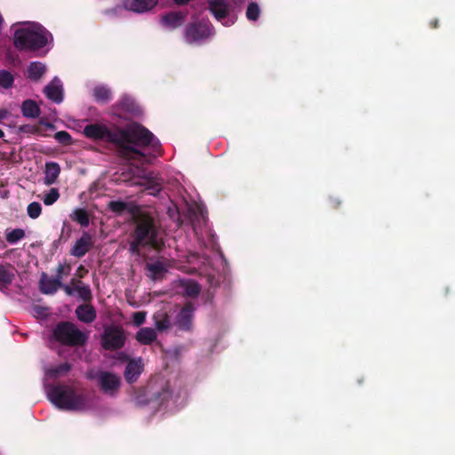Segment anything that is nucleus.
Wrapping results in <instances>:
<instances>
[{"instance_id":"412c9836","label":"nucleus","mask_w":455,"mask_h":455,"mask_svg":"<svg viewBox=\"0 0 455 455\" xmlns=\"http://www.w3.org/2000/svg\"><path fill=\"white\" fill-rule=\"evenodd\" d=\"M148 276L153 280L160 279L167 271L166 267L162 262L148 264Z\"/></svg>"},{"instance_id":"2eb2a0df","label":"nucleus","mask_w":455,"mask_h":455,"mask_svg":"<svg viewBox=\"0 0 455 455\" xmlns=\"http://www.w3.org/2000/svg\"><path fill=\"white\" fill-rule=\"evenodd\" d=\"M194 307L187 304L179 313L177 316V324L180 329L188 330L192 323Z\"/></svg>"},{"instance_id":"6e6552de","label":"nucleus","mask_w":455,"mask_h":455,"mask_svg":"<svg viewBox=\"0 0 455 455\" xmlns=\"http://www.w3.org/2000/svg\"><path fill=\"white\" fill-rule=\"evenodd\" d=\"M97 379L105 393L112 395L119 388L120 378L113 373L100 372Z\"/></svg>"},{"instance_id":"ea45409f","label":"nucleus","mask_w":455,"mask_h":455,"mask_svg":"<svg viewBox=\"0 0 455 455\" xmlns=\"http://www.w3.org/2000/svg\"><path fill=\"white\" fill-rule=\"evenodd\" d=\"M8 114H9V113H8V111H7L6 109H0V122H1L3 119L6 118V117H7V116H8Z\"/></svg>"},{"instance_id":"39448f33","label":"nucleus","mask_w":455,"mask_h":455,"mask_svg":"<svg viewBox=\"0 0 455 455\" xmlns=\"http://www.w3.org/2000/svg\"><path fill=\"white\" fill-rule=\"evenodd\" d=\"M54 339L63 344L82 345L88 335L79 331L73 323H61L53 331Z\"/></svg>"},{"instance_id":"f03ea898","label":"nucleus","mask_w":455,"mask_h":455,"mask_svg":"<svg viewBox=\"0 0 455 455\" xmlns=\"http://www.w3.org/2000/svg\"><path fill=\"white\" fill-rule=\"evenodd\" d=\"M48 399L59 409L86 412L98 404V398L92 394L79 392L68 386H50L44 383Z\"/></svg>"},{"instance_id":"4468645a","label":"nucleus","mask_w":455,"mask_h":455,"mask_svg":"<svg viewBox=\"0 0 455 455\" xmlns=\"http://www.w3.org/2000/svg\"><path fill=\"white\" fill-rule=\"evenodd\" d=\"M185 16L180 12H172L164 15L161 19L162 26L167 29H174L184 21Z\"/></svg>"},{"instance_id":"f3484780","label":"nucleus","mask_w":455,"mask_h":455,"mask_svg":"<svg viewBox=\"0 0 455 455\" xmlns=\"http://www.w3.org/2000/svg\"><path fill=\"white\" fill-rule=\"evenodd\" d=\"M76 314L79 320L85 323L92 322L96 316L93 307L89 305L78 307L76 310Z\"/></svg>"},{"instance_id":"6ab92c4d","label":"nucleus","mask_w":455,"mask_h":455,"mask_svg":"<svg viewBox=\"0 0 455 455\" xmlns=\"http://www.w3.org/2000/svg\"><path fill=\"white\" fill-rule=\"evenodd\" d=\"M92 94L98 102L106 103L111 99L110 90L103 84L96 85L92 90Z\"/></svg>"},{"instance_id":"c9c22d12","label":"nucleus","mask_w":455,"mask_h":455,"mask_svg":"<svg viewBox=\"0 0 455 455\" xmlns=\"http://www.w3.org/2000/svg\"><path fill=\"white\" fill-rule=\"evenodd\" d=\"M80 294L84 299H87L90 296V290L87 286H79Z\"/></svg>"},{"instance_id":"20e7f679","label":"nucleus","mask_w":455,"mask_h":455,"mask_svg":"<svg viewBox=\"0 0 455 455\" xmlns=\"http://www.w3.org/2000/svg\"><path fill=\"white\" fill-rule=\"evenodd\" d=\"M162 244L161 238L153 225V220L148 216L141 217L135 230L134 239L131 243L130 250L132 253H140V247L150 246L159 249Z\"/></svg>"},{"instance_id":"bb28decb","label":"nucleus","mask_w":455,"mask_h":455,"mask_svg":"<svg viewBox=\"0 0 455 455\" xmlns=\"http://www.w3.org/2000/svg\"><path fill=\"white\" fill-rule=\"evenodd\" d=\"M260 14V9L257 3L251 2L248 4L247 10H246V18L250 21H256L259 20Z\"/></svg>"},{"instance_id":"a18cd8bd","label":"nucleus","mask_w":455,"mask_h":455,"mask_svg":"<svg viewBox=\"0 0 455 455\" xmlns=\"http://www.w3.org/2000/svg\"><path fill=\"white\" fill-rule=\"evenodd\" d=\"M228 7H229V8L231 7V4H228Z\"/></svg>"},{"instance_id":"aec40b11","label":"nucleus","mask_w":455,"mask_h":455,"mask_svg":"<svg viewBox=\"0 0 455 455\" xmlns=\"http://www.w3.org/2000/svg\"><path fill=\"white\" fill-rule=\"evenodd\" d=\"M156 338V333L154 329L146 327L141 328L136 335V339L140 343L149 344Z\"/></svg>"},{"instance_id":"79ce46f5","label":"nucleus","mask_w":455,"mask_h":455,"mask_svg":"<svg viewBox=\"0 0 455 455\" xmlns=\"http://www.w3.org/2000/svg\"><path fill=\"white\" fill-rule=\"evenodd\" d=\"M174 1H175V3H176L177 4H187L189 0H174Z\"/></svg>"},{"instance_id":"7c9ffc66","label":"nucleus","mask_w":455,"mask_h":455,"mask_svg":"<svg viewBox=\"0 0 455 455\" xmlns=\"http://www.w3.org/2000/svg\"><path fill=\"white\" fill-rule=\"evenodd\" d=\"M25 236L24 230L20 228L12 229L6 232V240L9 243H16Z\"/></svg>"},{"instance_id":"4c0bfd02","label":"nucleus","mask_w":455,"mask_h":455,"mask_svg":"<svg viewBox=\"0 0 455 455\" xmlns=\"http://www.w3.org/2000/svg\"><path fill=\"white\" fill-rule=\"evenodd\" d=\"M429 25L432 28H437L439 26L438 19H434L429 22Z\"/></svg>"},{"instance_id":"473e14b6","label":"nucleus","mask_w":455,"mask_h":455,"mask_svg":"<svg viewBox=\"0 0 455 455\" xmlns=\"http://www.w3.org/2000/svg\"><path fill=\"white\" fill-rule=\"evenodd\" d=\"M54 138L64 145H69L72 142V138L67 132L61 131L54 134Z\"/></svg>"},{"instance_id":"c85d7f7f","label":"nucleus","mask_w":455,"mask_h":455,"mask_svg":"<svg viewBox=\"0 0 455 455\" xmlns=\"http://www.w3.org/2000/svg\"><path fill=\"white\" fill-rule=\"evenodd\" d=\"M14 277V273L12 269L0 267V285L6 286L10 284Z\"/></svg>"},{"instance_id":"9b49d317","label":"nucleus","mask_w":455,"mask_h":455,"mask_svg":"<svg viewBox=\"0 0 455 455\" xmlns=\"http://www.w3.org/2000/svg\"><path fill=\"white\" fill-rule=\"evenodd\" d=\"M92 245V237L90 234L84 232L82 236L77 239L71 249V254L75 257H83L90 250Z\"/></svg>"},{"instance_id":"c03bdc74","label":"nucleus","mask_w":455,"mask_h":455,"mask_svg":"<svg viewBox=\"0 0 455 455\" xmlns=\"http://www.w3.org/2000/svg\"><path fill=\"white\" fill-rule=\"evenodd\" d=\"M65 289L68 293H70V289L68 287H66Z\"/></svg>"},{"instance_id":"a878e982","label":"nucleus","mask_w":455,"mask_h":455,"mask_svg":"<svg viewBox=\"0 0 455 455\" xmlns=\"http://www.w3.org/2000/svg\"><path fill=\"white\" fill-rule=\"evenodd\" d=\"M60 198L59 189L56 188H51L48 192L44 194L42 196V200L44 204L47 206L52 205L54 203L58 201Z\"/></svg>"},{"instance_id":"37998d69","label":"nucleus","mask_w":455,"mask_h":455,"mask_svg":"<svg viewBox=\"0 0 455 455\" xmlns=\"http://www.w3.org/2000/svg\"><path fill=\"white\" fill-rule=\"evenodd\" d=\"M4 135V132L0 129V138H3Z\"/></svg>"},{"instance_id":"5701e85b","label":"nucleus","mask_w":455,"mask_h":455,"mask_svg":"<svg viewBox=\"0 0 455 455\" xmlns=\"http://www.w3.org/2000/svg\"><path fill=\"white\" fill-rule=\"evenodd\" d=\"M46 71L45 66L38 61L32 62L28 68V76L33 80H38Z\"/></svg>"},{"instance_id":"f704fd0d","label":"nucleus","mask_w":455,"mask_h":455,"mask_svg":"<svg viewBox=\"0 0 455 455\" xmlns=\"http://www.w3.org/2000/svg\"><path fill=\"white\" fill-rule=\"evenodd\" d=\"M133 323L136 326L142 324L146 319V314L144 312H136L132 315Z\"/></svg>"},{"instance_id":"9d476101","label":"nucleus","mask_w":455,"mask_h":455,"mask_svg":"<svg viewBox=\"0 0 455 455\" xmlns=\"http://www.w3.org/2000/svg\"><path fill=\"white\" fill-rule=\"evenodd\" d=\"M45 96L55 103H60L63 100V86L61 81L55 77L44 87Z\"/></svg>"},{"instance_id":"2f4dec72","label":"nucleus","mask_w":455,"mask_h":455,"mask_svg":"<svg viewBox=\"0 0 455 455\" xmlns=\"http://www.w3.org/2000/svg\"><path fill=\"white\" fill-rule=\"evenodd\" d=\"M42 212V206L37 202H33L28 205L27 213L31 219H37Z\"/></svg>"},{"instance_id":"ddd939ff","label":"nucleus","mask_w":455,"mask_h":455,"mask_svg":"<svg viewBox=\"0 0 455 455\" xmlns=\"http://www.w3.org/2000/svg\"><path fill=\"white\" fill-rule=\"evenodd\" d=\"M209 7L214 17L226 25L227 22V0H210Z\"/></svg>"},{"instance_id":"f257e3e1","label":"nucleus","mask_w":455,"mask_h":455,"mask_svg":"<svg viewBox=\"0 0 455 455\" xmlns=\"http://www.w3.org/2000/svg\"><path fill=\"white\" fill-rule=\"evenodd\" d=\"M84 133L87 138L104 140L116 145L122 157L132 161L135 168L132 172L142 179L139 183L149 190V194L160 191L161 182L157 175L141 169L140 165L148 163L160 150V142L147 129L138 124H132L126 129L110 132L104 124H93L85 126Z\"/></svg>"},{"instance_id":"72a5a7b5","label":"nucleus","mask_w":455,"mask_h":455,"mask_svg":"<svg viewBox=\"0 0 455 455\" xmlns=\"http://www.w3.org/2000/svg\"><path fill=\"white\" fill-rule=\"evenodd\" d=\"M127 205L126 204L123 202H111L109 204V208L116 212H122L126 209Z\"/></svg>"},{"instance_id":"b1692460","label":"nucleus","mask_w":455,"mask_h":455,"mask_svg":"<svg viewBox=\"0 0 455 455\" xmlns=\"http://www.w3.org/2000/svg\"><path fill=\"white\" fill-rule=\"evenodd\" d=\"M70 219L77 223H79L82 227L89 226V216L86 210L82 208H76L70 213Z\"/></svg>"},{"instance_id":"4be33fe9","label":"nucleus","mask_w":455,"mask_h":455,"mask_svg":"<svg viewBox=\"0 0 455 455\" xmlns=\"http://www.w3.org/2000/svg\"><path fill=\"white\" fill-rule=\"evenodd\" d=\"M41 290L44 293L50 294L57 291L60 282L56 279L48 278L44 275L40 281Z\"/></svg>"},{"instance_id":"cd10ccee","label":"nucleus","mask_w":455,"mask_h":455,"mask_svg":"<svg viewBox=\"0 0 455 455\" xmlns=\"http://www.w3.org/2000/svg\"><path fill=\"white\" fill-rule=\"evenodd\" d=\"M183 290L186 295L189 297H195L196 296L200 291V287L197 284V283L194 281H185L182 283Z\"/></svg>"},{"instance_id":"a19ab883","label":"nucleus","mask_w":455,"mask_h":455,"mask_svg":"<svg viewBox=\"0 0 455 455\" xmlns=\"http://www.w3.org/2000/svg\"><path fill=\"white\" fill-rule=\"evenodd\" d=\"M243 2L244 0H233V7H240Z\"/></svg>"},{"instance_id":"c756f323","label":"nucleus","mask_w":455,"mask_h":455,"mask_svg":"<svg viewBox=\"0 0 455 455\" xmlns=\"http://www.w3.org/2000/svg\"><path fill=\"white\" fill-rule=\"evenodd\" d=\"M13 76L9 71L0 70V86L2 88H11L13 84Z\"/></svg>"},{"instance_id":"f8f14e48","label":"nucleus","mask_w":455,"mask_h":455,"mask_svg":"<svg viewBox=\"0 0 455 455\" xmlns=\"http://www.w3.org/2000/svg\"><path fill=\"white\" fill-rule=\"evenodd\" d=\"M144 369V364L140 358L131 360L125 369V379L132 383L139 378Z\"/></svg>"},{"instance_id":"393cba45","label":"nucleus","mask_w":455,"mask_h":455,"mask_svg":"<svg viewBox=\"0 0 455 455\" xmlns=\"http://www.w3.org/2000/svg\"><path fill=\"white\" fill-rule=\"evenodd\" d=\"M69 371V365L63 363L55 368H49L45 371V381L51 379H57Z\"/></svg>"},{"instance_id":"e433bc0d","label":"nucleus","mask_w":455,"mask_h":455,"mask_svg":"<svg viewBox=\"0 0 455 455\" xmlns=\"http://www.w3.org/2000/svg\"><path fill=\"white\" fill-rule=\"evenodd\" d=\"M156 325L158 330H164L168 326V320L166 318L164 319L162 322H158L156 320Z\"/></svg>"},{"instance_id":"423d86ee","label":"nucleus","mask_w":455,"mask_h":455,"mask_svg":"<svg viewBox=\"0 0 455 455\" xmlns=\"http://www.w3.org/2000/svg\"><path fill=\"white\" fill-rule=\"evenodd\" d=\"M125 335L122 327L107 326L101 338V343L106 349H117L124 346Z\"/></svg>"},{"instance_id":"1a4fd4ad","label":"nucleus","mask_w":455,"mask_h":455,"mask_svg":"<svg viewBox=\"0 0 455 455\" xmlns=\"http://www.w3.org/2000/svg\"><path fill=\"white\" fill-rule=\"evenodd\" d=\"M158 3V0H124L126 10L137 13H144L151 11Z\"/></svg>"},{"instance_id":"7ed1b4c3","label":"nucleus","mask_w":455,"mask_h":455,"mask_svg":"<svg viewBox=\"0 0 455 455\" xmlns=\"http://www.w3.org/2000/svg\"><path fill=\"white\" fill-rule=\"evenodd\" d=\"M14 45L21 50H40L52 42V36L43 26L25 21L13 25Z\"/></svg>"},{"instance_id":"0eeeda50","label":"nucleus","mask_w":455,"mask_h":455,"mask_svg":"<svg viewBox=\"0 0 455 455\" xmlns=\"http://www.w3.org/2000/svg\"><path fill=\"white\" fill-rule=\"evenodd\" d=\"M211 32V27L207 22L193 24L187 28L185 38L190 44H197L209 37Z\"/></svg>"},{"instance_id":"58836bf2","label":"nucleus","mask_w":455,"mask_h":455,"mask_svg":"<svg viewBox=\"0 0 455 455\" xmlns=\"http://www.w3.org/2000/svg\"><path fill=\"white\" fill-rule=\"evenodd\" d=\"M330 203L333 208H338L340 204V201H339L338 199H334V198H331L330 200Z\"/></svg>"},{"instance_id":"a211bd4d","label":"nucleus","mask_w":455,"mask_h":455,"mask_svg":"<svg viewBox=\"0 0 455 455\" xmlns=\"http://www.w3.org/2000/svg\"><path fill=\"white\" fill-rule=\"evenodd\" d=\"M21 111L24 116L29 118L37 117L40 114L39 107L31 100H27L22 103Z\"/></svg>"},{"instance_id":"dca6fc26","label":"nucleus","mask_w":455,"mask_h":455,"mask_svg":"<svg viewBox=\"0 0 455 455\" xmlns=\"http://www.w3.org/2000/svg\"><path fill=\"white\" fill-rule=\"evenodd\" d=\"M60 173V167L57 163L49 162L45 164L44 183L50 186L57 180Z\"/></svg>"}]
</instances>
